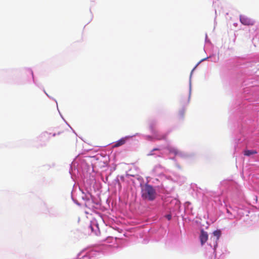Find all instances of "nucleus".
I'll return each mask as SVG.
<instances>
[{
    "label": "nucleus",
    "instance_id": "nucleus-7",
    "mask_svg": "<svg viewBox=\"0 0 259 259\" xmlns=\"http://www.w3.org/2000/svg\"><path fill=\"white\" fill-rule=\"evenodd\" d=\"M167 149L170 153L174 154L175 155H178L179 153V150L174 147H169L167 148Z\"/></svg>",
    "mask_w": 259,
    "mask_h": 259
},
{
    "label": "nucleus",
    "instance_id": "nucleus-1",
    "mask_svg": "<svg viewBox=\"0 0 259 259\" xmlns=\"http://www.w3.org/2000/svg\"><path fill=\"white\" fill-rule=\"evenodd\" d=\"M142 197L149 201H153L156 197V191L152 186L145 185L142 189Z\"/></svg>",
    "mask_w": 259,
    "mask_h": 259
},
{
    "label": "nucleus",
    "instance_id": "nucleus-3",
    "mask_svg": "<svg viewBox=\"0 0 259 259\" xmlns=\"http://www.w3.org/2000/svg\"><path fill=\"white\" fill-rule=\"evenodd\" d=\"M240 21L242 24L245 25H253L254 24L253 20L244 15L240 16Z\"/></svg>",
    "mask_w": 259,
    "mask_h": 259
},
{
    "label": "nucleus",
    "instance_id": "nucleus-5",
    "mask_svg": "<svg viewBox=\"0 0 259 259\" xmlns=\"http://www.w3.org/2000/svg\"><path fill=\"white\" fill-rule=\"evenodd\" d=\"M125 143V139L124 138H122L117 141L115 144L114 145L113 147H118L124 145Z\"/></svg>",
    "mask_w": 259,
    "mask_h": 259
},
{
    "label": "nucleus",
    "instance_id": "nucleus-4",
    "mask_svg": "<svg viewBox=\"0 0 259 259\" xmlns=\"http://www.w3.org/2000/svg\"><path fill=\"white\" fill-rule=\"evenodd\" d=\"M199 238L201 242V244L202 245H203L207 241L208 239L207 233L206 232H205L204 230H202L201 231Z\"/></svg>",
    "mask_w": 259,
    "mask_h": 259
},
{
    "label": "nucleus",
    "instance_id": "nucleus-9",
    "mask_svg": "<svg viewBox=\"0 0 259 259\" xmlns=\"http://www.w3.org/2000/svg\"><path fill=\"white\" fill-rule=\"evenodd\" d=\"M57 135H62L63 137H65V133L63 132L58 133V134Z\"/></svg>",
    "mask_w": 259,
    "mask_h": 259
},
{
    "label": "nucleus",
    "instance_id": "nucleus-6",
    "mask_svg": "<svg viewBox=\"0 0 259 259\" xmlns=\"http://www.w3.org/2000/svg\"><path fill=\"white\" fill-rule=\"evenodd\" d=\"M257 153V151L256 150H246L244 151V154L245 156H249L251 155L255 154Z\"/></svg>",
    "mask_w": 259,
    "mask_h": 259
},
{
    "label": "nucleus",
    "instance_id": "nucleus-12",
    "mask_svg": "<svg viewBox=\"0 0 259 259\" xmlns=\"http://www.w3.org/2000/svg\"><path fill=\"white\" fill-rule=\"evenodd\" d=\"M158 149H157V148H155V149H154L153 150L154 151V150H158Z\"/></svg>",
    "mask_w": 259,
    "mask_h": 259
},
{
    "label": "nucleus",
    "instance_id": "nucleus-8",
    "mask_svg": "<svg viewBox=\"0 0 259 259\" xmlns=\"http://www.w3.org/2000/svg\"><path fill=\"white\" fill-rule=\"evenodd\" d=\"M213 235L219 238L221 235V231L219 230H216L213 232Z\"/></svg>",
    "mask_w": 259,
    "mask_h": 259
},
{
    "label": "nucleus",
    "instance_id": "nucleus-13",
    "mask_svg": "<svg viewBox=\"0 0 259 259\" xmlns=\"http://www.w3.org/2000/svg\"><path fill=\"white\" fill-rule=\"evenodd\" d=\"M227 212L228 213H229V212H230V211H229V210L228 209H227Z\"/></svg>",
    "mask_w": 259,
    "mask_h": 259
},
{
    "label": "nucleus",
    "instance_id": "nucleus-11",
    "mask_svg": "<svg viewBox=\"0 0 259 259\" xmlns=\"http://www.w3.org/2000/svg\"><path fill=\"white\" fill-rule=\"evenodd\" d=\"M90 228H91V229L92 230V231H93V227L92 226H90Z\"/></svg>",
    "mask_w": 259,
    "mask_h": 259
},
{
    "label": "nucleus",
    "instance_id": "nucleus-10",
    "mask_svg": "<svg viewBox=\"0 0 259 259\" xmlns=\"http://www.w3.org/2000/svg\"><path fill=\"white\" fill-rule=\"evenodd\" d=\"M166 218L168 220H170L171 218V215L168 214L166 215Z\"/></svg>",
    "mask_w": 259,
    "mask_h": 259
},
{
    "label": "nucleus",
    "instance_id": "nucleus-14",
    "mask_svg": "<svg viewBox=\"0 0 259 259\" xmlns=\"http://www.w3.org/2000/svg\"><path fill=\"white\" fill-rule=\"evenodd\" d=\"M56 135V134H54L53 135V136H55Z\"/></svg>",
    "mask_w": 259,
    "mask_h": 259
},
{
    "label": "nucleus",
    "instance_id": "nucleus-2",
    "mask_svg": "<svg viewBox=\"0 0 259 259\" xmlns=\"http://www.w3.org/2000/svg\"><path fill=\"white\" fill-rule=\"evenodd\" d=\"M151 132L153 134L154 138L156 140H165L167 139V134L159 133L155 130L152 126L150 127Z\"/></svg>",
    "mask_w": 259,
    "mask_h": 259
}]
</instances>
